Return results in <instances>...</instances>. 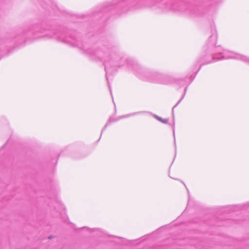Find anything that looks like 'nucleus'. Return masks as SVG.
<instances>
[{
  "instance_id": "1",
  "label": "nucleus",
  "mask_w": 249,
  "mask_h": 249,
  "mask_svg": "<svg viewBox=\"0 0 249 249\" xmlns=\"http://www.w3.org/2000/svg\"><path fill=\"white\" fill-rule=\"evenodd\" d=\"M73 46L77 47L90 59L103 62L107 74L110 71H116L118 69L126 65L139 78L152 83L160 84L161 73L146 69L137 62L128 58L123 52L115 47L102 46L99 48L91 47L89 44L83 43L80 38L71 37L70 38L59 39Z\"/></svg>"
},
{
  "instance_id": "2",
  "label": "nucleus",
  "mask_w": 249,
  "mask_h": 249,
  "mask_svg": "<svg viewBox=\"0 0 249 249\" xmlns=\"http://www.w3.org/2000/svg\"><path fill=\"white\" fill-rule=\"evenodd\" d=\"M216 38V35H212L209 38L205 47L207 48L210 53L203 55L201 60L199 62V63H202L201 65L228 59H238L249 64L248 56L234 52L223 50L220 46H215Z\"/></svg>"
},
{
  "instance_id": "3",
  "label": "nucleus",
  "mask_w": 249,
  "mask_h": 249,
  "mask_svg": "<svg viewBox=\"0 0 249 249\" xmlns=\"http://www.w3.org/2000/svg\"><path fill=\"white\" fill-rule=\"evenodd\" d=\"M136 0H113L107 6H114L115 8L121 9L123 12H125L129 9L138 8L136 5Z\"/></svg>"
},
{
  "instance_id": "4",
  "label": "nucleus",
  "mask_w": 249,
  "mask_h": 249,
  "mask_svg": "<svg viewBox=\"0 0 249 249\" xmlns=\"http://www.w3.org/2000/svg\"><path fill=\"white\" fill-rule=\"evenodd\" d=\"M157 81L158 82V81ZM159 82H160L159 84L170 85L175 83L181 85V86L185 85L186 84L184 79L176 80L170 76L162 73H161L160 80L159 81Z\"/></svg>"
},
{
  "instance_id": "5",
  "label": "nucleus",
  "mask_w": 249,
  "mask_h": 249,
  "mask_svg": "<svg viewBox=\"0 0 249 249\" xmlns=\"http://www.w3.org/2000/svg\"><path fill=\"white\" fill-rule=\"evenodd\" d=\"M149 6H155L160 9H161L163 12H167L171 9H181V8H177L175 5L171 6L170 3L167 2V0H162L159 2L157 1L155 4Z\"/></svg>"
},
{
  "instance_id": "6",
  "label": "nucleus",
  "mask_w": 249,
  "mask_h": 249,
  "mask_svg": "<svg viewBox=\"0 0 249 249\" xmlns=\"http://www.w3.org/2000/svg\"><path fill=\"white\" fill-rule=\"evenodd\" d=\"M144 112H145L144 111H139V112H134V113H130V114H126L125 115L121 116L119 117V118L117 119H114L113 118H110L109 119V120L107 122V123L106 124V125H105V126L102 129V133L103 132V131H104L106 129L107 127L112 122H116L118 120H119L120 119H123V118L130 117L133 116H135L136 115L142 114Z\"/></svg>"
},
{
  "instance_id": "7",
  "label": "nucleus",
  "mask_w": 249,
  "mask_h": 249,
  "mask_svg": "<svg viewBox=\"0 0 249 249\" xmlns=\"http://www.w3.org/2000/svg\"><path fill=\"white\" fill-rule=\"evenodd\" d=\"M152 115L154 118H155L156 119H157L159 121L161 122L162 123L167 124L168 123V121H169L168 119H162L160 117H159L156 114H152Z\"/></svg>"
},
{
  "instance_id": "8",
  "label": "nucleus",
  "mask_w": 249,
  "mask_h": 249,
  "mask_svg": "<svg viewBox=\"0 0 249 249\" xmlns=\"http://www.w3.org/2000/svg\"><path fill=\"white\" fill-rule=\"evenodd\" d=\"M187 90V88H186L184 89V93L183 95V96H182V97L181 98V99L178 101V102L173 107V108H172V113H173V114H174V108L179 104V103L181 102V101L182 100V99L183 98L185 94V93H186V91Z\"/></svg>"
},
{
  "instance_id": "9",
  "label": "nucleus",
  "mask_w": 249,
  "mask_h": 249,
  "mask_svg": "<svg viewBox=\"0 0 249 249\" xmlns=\"http://www.w3.org/2000/svg\"><path fill=\"white\" fill-rule=\"evenodd\" d=\"M48 36V37H53V35H49V34H46L45 35H44V36H41L40 37H44V36Z\"/></svg>"
},
{
  "instance_id": "10",
  "label": "nucleus",
  "mask_w": 249,
  "mask_h": 249,
  "mask_svg": "<svg viewBox=\"0 0 249 249\" xmlns=\"http://www.w3.org/2000/svg\"><path fill=\"white\" fill-rule=\"evenodd\" d=\"M89 230L90 231V232H92V231H95L96 230V229H89Z\"/></svg>"
},
{
  "instance_id": "11",
  "label": "nucleus",
  "mask_w": 249,
  "mask_h": 249,
  "mask_svg": "<svg viewBox=\"0 0 249 249\" xmlns=\"http://www.w3.org/2000/svg\"><path fill=\"white\" fill-rule=\"evenodd\" d=\"M108 87H109V89L110 90V94H111V96H112V93H111V89H110V87L109 85H108Z\"/></svg>"
},
{
  "instance_id": "12",
  "label": "nucleus",
  "mask_w": 249,
  "mask_h": 249,
  "mask_svg": "<svg viewBox=\"0 0 249 249\" xmlns=\"http://www.w3.org/2000/svg\"><path fill=\"white\" fill-rule=\"evenodd\" d=\"M173 135H174V136L175 137L174 126L173 127Z\"/></svg>"
},
{
  "instance_id": "13",
  "label": "nucleus",
  "mask_w": 249,
  "mask_h": 249,
  "mask_svg": "<svg viewBox=\"0 0 249 249\" xmlns=\"http://www.w3.org/2000/svg\"><path fill=\"white\" fill-rule=\"evenodd\" d=\"M226 208H222V210L221 211H225V210H224V209H226Z\"/></svg>"
},
{
  "instance_id": "14",
  "label": "nucleus",
  "mask_w": 249,
  "mask_h": 249,
  "mask_svg": "<svg viewBox=\"0 0 249 249\" xmlns=\"http://www.w3.org/2000/svg\"><path fill=\"white\" fill-rule=\"evenodd\" d=\"M49 239H52L53 238V237L52 236H50L49 237H48Z\"/></svg>"
},
{
  "instance_id": "15",
  "label": "nucleus",
  "mask_w": 249,
  "mask_h": 249,
  "mask_svg": "<svg viewBox=\"0 0 249 249\" xmlns=\"http://www.w3.org/2000/svg\"><path fill=\"white\" fill-rule=\"evenodd\" d=\"M83 229H88L87 227H84L83 228Z\"/></svg>"
},
{
  "instance_id": "16",
  "label": "nucleus",
  "mask_w": 249,
  "mask_h": 249,
  "mask_svg": "<svg viewBox=\"0 0 249 249\" xmlns=\"http://www.w3.org/2000/svg\"><path fill=\"white\" fill-rule=\"evenodd\" d=\"M150 0L153 1H154L155 0Z\"/></svg>"
}]
</instances>
